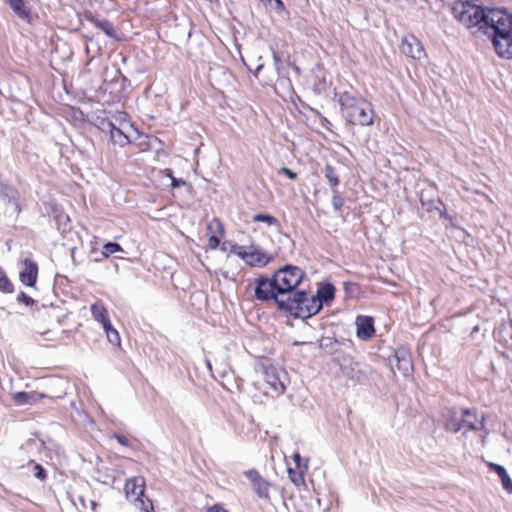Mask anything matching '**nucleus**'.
Returning a JSON list of instances; mask_svg holds the SVG:
<instances>
[{
	"mask_svg": "<svg viewBox=\"0 0 512 512\" xmlns=\"http://www.w3.org/2000/svg\"><path fill=\"white\" fill-rule=\"evenodd\" d=\"M0 291L4 293L13 292V284L10 282L5 272L0 268Z\"/></svg>",
	"mask_w": 512,
	"mask_h": 512,
	"instance_id": "bb28decb",
	"label": "nucleus"
},
{
	"mask_svg": "<svg viewBox=\"0 0 512 512\" xmlns=\"http://www.w3.org/2000/svg\"><path fill=\"white\" fill-rule=\"evenodd\" d=\"M91 510L92 512H96L97 504L94 501H90Z\"/></svg>",
	"mask_w": 512,
	"mask_h": 512,
	"instance_id": "79ce46f5",
	"label": "nucleus"
},
{
	"mask_svg": "<svg viewBox=\"0 0 512 512\" xmlns=\"http://www.w3.org/2000/svg\"><path fill=\"white\" fill-rule=\"evenodd\" d=\"M284 377V371L273 366L266 368L264 372V380L261 386L263 393L271 398H276L282 395L286 389L282 379Z\"/></svg>",
	"mask_w": 512,
	"mask_h": 512,
	"instance_id": "6e6552de",
	"label": "nucleus"
},
{
	"mask_svg": "<svg viewBox=\"0 0 512 512\" xmlns=\"http://www.w3.org/2000/svg\"><path fill=\"white\" fill-rule=\"evenodd\" d=\"M38 266L30 259L23 261V270L20 272V281L29 287H33L37 281Z\"/></svg>",
	"mask_w": 512,
	"mask_h": 512,
	"instance_id": "ddd939ff",
	"label": "nucleus"
},
{
	"mask_svg": "<svg viewBox=\"0 0 512 512\" xmlns=\"http://www.w3.org/2000/svg\"><path fill=\"white\" fill-rule=\"evenodd\" d=\"M34 470H35V476L37 478H40V479L45 478V476H46L45 471L40 465H35Z\"/></svg>",
	"mask_w": 512,
	"mask_h": 512,
	"instance_id": "72a5a7b5",
	"label": "nucleus"
},
{
	"mask_svg": "<svg viewBox=\"0 0 512 512\" xmlns=\"http://www.w3.org/2000/svg\"><path fill=\"white\" fill-rule=\"evenodd\" d=\"M498 340L506 347H512V319L501 325L498 331Z\"/></svg>",
	"mask_w": 512,
	"mask_h": 512,
	"instance_id": "6ab92c4d",
	"label": "nucleus"
},
{
	"mask_svg": "<svg viewBox=\"0 0 512 512\" xmlns=\"http://www.w3.org/2000/svg\"><path fill=\"white\" fill-rule=\"evenodd\" d=\"M218 244H219V240H218V238H217V237L212 236V237L209 239V245H210V247H212V248H216V247L218 246Z\"/></svg>",
	"mask_w": 512,
	"mask_h": 512,
	"instance_id": "58836bf2",
	"label": "nucleus"
},
{
	"mask_svg": "<svg viewBox=\"0 0 512 512\" xmlns=\"http://www.w3.org/2000/svg\"><path fill=\"white\" fill-rule=\"evenodd\" d=\"M339 104L343 117L350 124L361 126L373 124V110L371 104L365 99L344 92L339 96Z\"/></svg>",
	"mask_w": 512,
	"mask_h": 512,
	"instance_id": "f03ea898",
	"label": "nucleus"
},
{
	"mask_svg": "<svg viewBox=\"0 0 512 512\" xmlns=\"http://www.w3.org/2000/svg\"><path fill=\"white\" fill-rule=\"evenodd\" d=\"M343 204H344L343 197L338 193V191L334 190L333 191V196H332V206H333V208L336 211H339L342 208Z\"/></svg>",
	"mask_w": 512,
	"mask_h": 512,
	"instance_id": "c756f323",
	"label": "nucleus"
},
{
	"mask_svg": "<svg viewBox=\"0 0 512 512\" xmlns=\"http://www.w3.org/2000/svg\"><path fill=\"white\" fill-rule=\"evenodd\" d=\"M400 48L404 55L416 60H420L425 56V52L420 41L412 35L403 37Z\"/></svg>",
	"mask_w": 512,
	"mask_h": 512,
	"instance_id": "9b49d317",
	"label": "nucleus"
},
{
	"mask_svg": "<svg viewBox=\"0 0 512 512\" xmlns=\"http://www.w3.org/2000/svg\"><path fill=\"white\" fill-rule=\"evenodd\" d=\"M207 366L209 367V369H211V364H210V362H207Z\"/></svg>",
	"mask_w": 512,
	"mask_h": 512,
	"instance_id": "a18cd8bd",
	"label": "nucleus"
},
{
	"mask_svg": "<svg viewBox=\"0 0 512 512\" xmlns=\"http://www.w3.org/2000/svg\"><path fill=\"white\" fill-rule=\"evenodd\" d=\"M293 460H294L296 466L299 467L300 466V462H301V456H300V454L298 452L294 453Z\"/></svg>",
	"mask_w": 512,
	"mask_h": 512,
	"instance_id": "ea45409f",
	"label": "nucleus"
},
{
	"mask_svg": "<svg viewBox=\"0 0 512 512\" xmlns=\"http://www.w3.org/2000/svg\"><path fill=\"white\" fill-rule=\"evenodd\" d=\"M126 497L135 502L137 508L143 512H154V507L149 499H143L145 480L143 477H132L125 483Z\"/></svg>",
	"mask_w": 512,
	"mask_h": 512,
	"instance_id": "0eeeda50",
	"label": "nucleus"
},
{
	"mask_svg": "<svg viewBox=\"0 0 512 512\" xmlns=\"http://www.w3.org/2000/svg\"><path fill=\"white\" fill-rule=\"evenodd\" d=\"M244 475L250 480L254 491L259 497L264 498L268 496L269 484L256 470H247L244 472Z\"/></svg>",
	"mask_w": 512,
	"mask_h": 512,
	"instance_id": "4468645a",
	"label": "nucleus"
},
{
	"mask_svg": "<svg viewBox=\"0 0 512 512\" xmlns=\"http://www.w3.org/2000/svg\"><path fill=\"white\" fill-rule=\"evenodd\" d=\"M171 180H172L171 185L173 187H179L181 185H185V181L183 179H177V178L171 177Z\"/></svg>",
	"mask_w": 512,
	"mask_h": 512,
	"instance_id": "4c0bfd02",
	"label": "nucleus"
},
{
	"mask_svg": "<svg viewBox=\"0 0 512 512\" xmlns=\"http://www.w3.org/2000/svg\"><path fill=\"white\" fill-rule=\"evenodd\" d=\"M230 252L242 259L247 265L254 268H263L274 258L272 254L255 245H233Z\"/></svg>",
	"mask_w": 512,
	"mask_h": 512,
	"instance_id": "423d86ee",
	"label": "nucleus"
},
{
	"mask_svg": "<svg viewBox=\"0 0 512 512\" xmlns=\"http://www.w3.org/2000/svg\"><path fill=\"white\" fill-rule=\"evenodd\" d=\"M288 473L290 475V479L295 483L298 484L299 481H303V477L300 474H297L292 469L288 470Z\"/></svg>",
	"mask_w": 512,
	"mask_h": 512,
	"instance_id": "2f4dec72",
	"label": "nucleus"
},
{
	"mask_svg": "<svg viewBox=\"0 0 512 512\" xmlns=\"http://www.w3.org/2000/svg\"><path fill=\"white\" fill-rule=\"evenodd\" d=\"M395 358L397 360V368L402 371L405 375H408L412 370V364L408 353L405 351L397 352L395 354Z\"/></svg>",
	"mask_w": 512,
	"mask_h": 512,
	"instance_id": "412c9836",
	"label": "nucleus"
},
{
	"mask_svg": "<svg viewBox=\"0 0 512 512\" xmlns=\"http://www.w3.org/2000/svg\"><path fill=\"white\" fill-rule=\"evenodd\" d=\"M290 301L294 302L293 309H299L302 317H311L317 314L323 307L321 301L316 299V296L308 299L305 292L295 293L294 298L290 299Z\"/></svg>",
	"mask_w": 512,
	"mask_h": 512,
	"instance_id": "9d476101",
	"label": "nucleus"
},
{
	"mask_svg": "<svg viewBox=\"0 0 512 512\" xmlns=\"http://www.w3.org/2000/svg\"><path fill=\"white\" fill-rule=\"evenodd\" d=\"M324 174L331 187H336L339 184L338 176L335 172V169L331 165L327 164L325 166Z\"/></svg>",
	"mask_w": 512,
	"mask_h": 512,
	"instance_id": "a878e982",
	"label": "nucleus"
},
{
	"mask_svg": "<svg viewBox=\"0 0 512 512\" xmlns=\"http://www.w3.org/2000/svg\"><path fill=\"white\" fill-rule=\"evenodd\" d=\"M44 397V394L36 392H17L13 394V400L18 405L34 404Z\"/></svg>",
	"mask_w": 512,
	"mask_h": 512,
	"instance_id": "f3484780",
	"label": "nucleus"
},
{
	"mask_svg": "<svg viewBox=\"0 0 512 512\" xmlns=\"http://www.w3.org/2000/svg\"><path fill=\"white\" fill-rule=\"evenodd\" d=\"M459 415L455 414V417L453 419L447 420L446 427L449 431H452L454 433L458 432L463 427L462 420L459 421L458 418Z\"/></svg>",
	"mask_w": 512,
	"mask_h": 512,
	"instance_id": "c85d7f7f",
	"label": "nucleus"
},
{
	"mask_svg": "<svg viewBox=\"0 0 512 512\" xmlns=\"http://www.w3.org/2000/svg\"><path fill=\"white\" fill-rule=\"evenodd\" d=\"M254 293L255 297L261 301L275 300L279 308L291 311L293 310L294 302L290 301V297L287 300H283L280 293L276 291L273 277L261 276L254 281Z\"/></svg>",
	"mask_w": 512,
	"mask_h": 512,
	"instance_id": "39448f33",
	"label": "nucleus"
},
{
	"mask_svg": "<svg viewBox=\"0 0 512 512\" xmlns=\"http://www.w3.org/2000/svg\"><path fill=\"white\" fill-rule=\"evenodd\" d=\"M262 67H263V64L258 65V67H257V71H259L260 69H262Z\"/></svg>",
	"mask_w": 512,
	"mask_h": 512,
	"instance_id": "c03bdc74",
	"label": "nucleus"
},
{
	"mask_svg": "<svg viewBox=\"0 0 512 512\" xmlns=\"http://www.w3.org/2000/svg\"><path fill=\"white\" fill-rule=\"evenodd\" d=\"M273 60H274L275 66L278 68V64L280 63V57L276 52H273Z\"/></svg>",
	"mask_w": 512,
	"mask_h": 512,
	"instance_id": "a19ab883",
	"label": "nucleus"
},
{
	"mask_svg": "<svg viewBox=\"0 0 512 512\" xmlns=\"http://www.w3.org/2000/svg\"><path fill=\"white\" fill-rule=\"evenodd\" d=\"M115 439L118 441L119 444H121L123 446H128L129 445L128 439L126 437H124V436L116 435Z\"/></svg>",
	"mask_w": 512,
	"mask_h": 512,
	"instance_id": "e433bc0d",
	"label": "nucleus"
},
{
	"mask_svg": "<svg viewBox=\"0 0 512 512\" xmlns=\"http://www.w3.org/2000/svg\"><path fill=\"white\" fill-rule=\"evenodd\" d=\"M454 17L468 28H485L486 15L479 0H456L452 6Z\"/></svg>",
	"mask_w": 512,
	"mask_h": 512,
	"instance_id": "7ed1b4c3",
	"label": "nucleus"
},
{
	"mask_svg": "<svg viewBox=\"0 0 512 512\" xmlns=\"http://www.w3.org/2000/svg\"><path fill=\"white\" fill-rule=\"evenodd\" d=\"M304 275L300 268L292 265L278 269L273 275L276 291L281 297L290 295L300 285Z\"/></svg>",
	"mask_w": 512,
	"mask_h": 512,
	"instance_id": "20e7f679",
	"label": "nucleus"
},
{
	"mask_svg": "<svg viewBox=\"0 0 512 512\" xmlns=\"http://www.w3.org/2000/svg\"><path fill=\"white\" fill-rule=\"evenodd\" d=\"M103 330L105 331L106 337L111 344L120 346V335L118 331L112 327L111 323H109L107 326H103Z\"/></svg>",
	"mask_w": 512,
	"mask_h": 512,
	"instance_id": "b1692460",
	"label": "nucleus"
},
{
	"mask_svg": "<svg viewBox=\"0 0 512 512\" xmlns=\"http://www.w3.org/2000/svg\"><path fill=\"white\" fill-rule=\"evenodd\" d=\"M120 251H123V249L118 243L109 242L103 246L102 254L104 257H109L110 255Z\"/></svg>",
	"mask_w": 512,
	"mask_h": 512,
	"instance_id": "cd10ccee",
	"label": "nucleus"
},
{
	"mask_svg": "<svg viewBox=\"0 0 512 512\" xmlns=\"http://www.w3.org/2000/svg\"><path fill=\"white\" fill-rule=\"evenodd\" d=\"M207 512H228L225 508H223L221 505H213L208 509Z\"/></svg>",
	"mask_w": 512,
	"mask_h": 512,
	"instance_id": "c9c22d12",
	"label": "nucleus"
},
{
	"mask_svg": "<svg viewBox=\"0 0 512 512\" xmlns=\"http://www.w3.org/2000/svg\"><path fill=\"white\" fill-rule=\"evenodd\" d=\"M5 190H8L7 187L3 186L1 183H0V194L2 195L4 193Z\"/></svg>",
	"mask_w": 512,
	"mask_h": 512,
	"instance_id": "37998d69",
	"label": "nucleus"
},
{
	"mask_svg": "<svg viewBox=\"0 0 512 512\" xmlns=\"http://www.w3.org/2000/svg\"><path fill=\"white\" fill-rule=\"evenodd\" d=\"M356 335L362 340L370 339L374 333V321L369 316H358L355 320Z\"/></svg>",
	"mask_w": 512,
	"mask_h": 512,
	"instance_id": "f8f14e48",
	"label": "nucleus"
},
{
	"mask_svg": "<svg viewBox=\"0 0 512 512\" xmlns=\"http://www.w3.org/2000/svg\"><path fill=\"white\" fill-rule=\"evenodd\" d=\"M316 299L321 301V304L331 302L335 297V287L331 283H322L316 292Z\"/></svg>",
	"mask_w": 512,
	"mask_h": 512,
	"instance_id": "dca6fc26",
	"label": "nucleus"
},
{
	"mask_svg": "<svg viewBox=\"0 0 512 512\" xmlns=\"http://www.w3.org/2000/svg\"><path fill=\"white\" fill-rule=\"evenodd\" d=\"M254 222H262L265 223L267 226H274L276 228H279V221L271 215L268 214H256L253 216Z\"/></svg>",
	"mask_w": 512,
	"mask_h": 512,
	"instance_id": "393cba45",
	"label": "nucleus"
},
{
	"mask_svg": "<svg viewBox=\"0 0 512 512\" xmlns=\"http://www.w3.org/2000/svg\"><path fill=\"white\" fill-rule=\"evenodd\" d=\"M86 19L96 28L102 30L108 37H115L114 27L108 20H98L92 15H87Z\"/></svg>",
	"mask_w": 512,
	"mask_h": 512,
	"instance_id": "aec40b11",
	"label": "nucleus"
},
{
	"mask_svg": "<svg viewBox=\"0 0 512 512\" xmlns=\"http://www.w3.org/2000/svg\"><path fill=\"white\" fill-rule=\"evenodd\" d=\"M18 300L21 301V302H24L27 305L33 303V300L28 295H26L23 292L19 294Z\"/></svg>",
	"mask_w": 512,
	"mask_h": 512,
	"instance_id": "f704fd0d",
	"label": "nucleus"
},
{
	"mask_svg": "<svg viewBox=\"0 0 512 512\" xmlns=\"http://www.w3.org/2000/svg\"><path fill=\"white\" fill-rule=\"evenodd\" d=\"M492 31L493 45L500 57L511 58L512 51V15L500 10H487L485 33Z\"/></svg>",
	"mask_w": 512,
	"mask_h": 512,
	"instance_id": "f257e3e1",
	"label": "nucleus"
},
{
	"mask_svg": "<svg viewBox=\"0 0 512 512\" xmlns=\"http://www.w3.org/2000/svg\"><path fill=\"white\" fill-rule=\"evenodd\" d=\"M489 466L501 478L503 488L508 493H512V480L509 477L506 469L503 466L495 463H490Z\"/></svg>",
	"mask_w": 512,
	"mask_h": 512,
	"instance_id": "a211bd4d",
	"label": "nucleus"
},
{
	"mask_svg": "<svg viewBox=\"0 0 512 512\" xmlns=\"http://www.w3.org/2000/svg\"><path fill=\"white\" fill-rule=\"evenodd\" d=\"M279 173H282L284 174L285 176H287L289 179H295L296 178V173H294L293 171H291L290 169L286 168V167H282L279 169Z\"/></svg>",
	"mask_w": 512,
	"mask_h": 512,
	"instance_id": "473e14b6",
	"label": "nucleus"
},
{
	"mask_svg": "<svg viewBox=\"0 0 512 512\" xmlns=\"http://www.w3.org/2000/svg\"><path fill=\"white\" fill-rule=\"evenodd\" d=\"M261 1L273 6L275 9H278V10H281L284 8L283 2L281 0H261Z\"/></svg>",
	"mask_w": 512,
	"mask_h": 512,
	"instance_id": "7c9ffc66",
	"label": "nucleus"
},
{
	"mask_svg": "<svg viewBox=\"0 0 512 512\" xmlns=\"http://www.w3.org/2000/svg\"><path fill=\"white\" fill-rule=\"evenodd\" d=\"M90 311L94 320L101 323L102 327L110 323L108 311L101 302L97 301L93 303L90 307Z\"/></svg>",
	"mask_w": 512,
	"mask_h": 512,
	"instance_id": "2eb2a0df",
	"label": "nucleus"
},
{
	"mask_svg": "<svg viewBox=\"0 0 512 512\" xmlns=\"http://www.w3.org/2000/svg\"><path fill=\"white\" fill-rule=\"evenodd\" d=\"M511 382H512V378H511Z\"/></svg>",
	"mask_w": 512,
	"mask_h": 512,
	"instance_id": "49530a36",
	"label": "nucleus"
},
{
	"mask_svg": "<svg viewBox=\"0 0 512 512\" xmlns=\"http://www.w3.org/2000/svg\"><path fill=\"white\" fill-rule=\"evenodd\" d=\"M103 126V130L109 131L113 143L121 147L129 144L138 133L133 125L126 120L121 121L118 127L112 122L103 123Z\"/></svg>",
	"mask_w": 512,
	"mask_h": 512,
	"instance_id": "1a4fd4ad",
	"label": "nucleus"
},
{
	"mask_svg": "<svg viewBox=\"0 0 512 512\" xmlns=\"http://www.w3.org/2000/svg\"><path fill=\"white\" fill-rule=\"evenodd\" d=\"M13 11L22 19L29 17L30 11L25 5L24 0H8Z\"/></svg>",
	"mask_w": 512,
	"mask_h": 512,
	"instance_id": "4be33fe9",
	"label": "nucleus"
},
{
	"mask_svg": "<svg viewBox=\"0 0 512 512\" xmlns=\"http://www.w3.org/2000/svg\"><path fill=\"white\" fill-rule=\"evenodd\" d=\"M459 418H461L463 422V427L466 426L470 429H477L478 420L473 412L463 410L459 413Z\"/></svg>",
	"mask_w": 512,
	"mask_h": 512,
	"instance_id": "5701e85b",
	"label": "nucleus"
}]
</instances>
